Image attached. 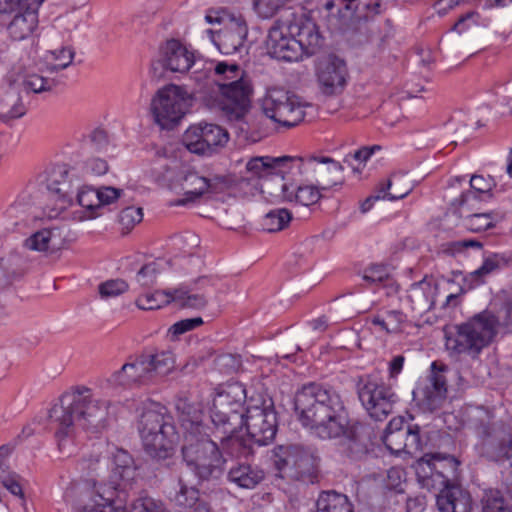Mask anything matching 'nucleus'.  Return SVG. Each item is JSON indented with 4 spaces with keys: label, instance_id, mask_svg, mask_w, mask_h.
I'll return each mask as SVG.
<instances>
[{
    "label": "nucleus",
    "instance_id": "obj_1",
    "mask_svg": "<svg viewBox=\"0 0 512 512\" xmlns=\"http://www.w3.org/2000/svg\"><path fill=\"white\" fill-rule=\"evenodd\" d=\"M108 407V401L95 398L86 386H77L65 393L49 412L59 452L65 456L74 454L81 430L103 429Z\"/></svg>",
    "mask_w": 512,
    "mask_h": 512
},
{
    "label": "nucleus",
    "instance_id": "obj_2",
    "mask_svg": "<svg viewBox=\"0 0 512 512\" xmlns=\"http://www.w3.org/2000/svg\"><path fill=\"white\" fill-rule=\"evenodd\" d=\"M295 412L300 423L323 439L353 438L348 411L339 392L320 383L304 385L295 395Z\"/></svg>",
    "mask_w": 512,
    "mask_h": 512
},
{
    "label": "nucleus",
    "instance_id": "obj_3",
    "mask_svg": "<svg viewBox=\"0 0 512 512\" xmlns=\"http://www.w3.org/2000/svg\"><path fill=\"white\" fill-rule=\"evenodd\" d=\"M193 66L192 78L196 82L211 79L216 86V90L205 99L207 106L219 112L229 123H243L251 106L252 88L244 79L240 67L224 61L214 63L204 60H194Z\"/></svg>",
    "mask_w": 512,
    "mask_h": 512
},
{
    "label": "nucleus",
    "instance_id": "obj_4",
    "mask_svg": "<svg viewBox=\"0 0 512 512\" xmlns=\"http://www.w3.org/2000/svg\"><path fill=\"white\" fill-rule=\"evenodd\" d=\"M457 461L451 456L425 454L415 466L417 478L422 487L439 490L437 507L440 512H470L472 500L470 494L458 486H449L448 470L454 471Z\"/></svg>",
    "mask_w": 512,
    "mask_h": 512
},
{
    "label": "nucleus",
    "instance_id": "obj_5",
    "mask_svg": "<svg viewBox=\"0 0 512 512\" xmlns=\"http://www.w3.org/2000/svg\"><path fill=\"white\" fill-rule=\"evenodd\" d=\"M467 428L476 437L475 448L480 455L492 461H510L512 465V429L497 420L494 409L477 406L466 412Z\"/></svg>",
    "mask_w": 512,
    "mask_h": 512
},
{
    "label": "nucleus",
    "instance_id": "obj_6",
    "mask_svg": "<svg viewBox=\"0 0 512 512\" xmlns=\"http://www.w3.org/2000/svg\"><path fill=\"white\" fill-rule=\"evenodd\" d=\"M497 320L483 311L464 323L444 328L445 349L450 357L477 359L496 335Z\"/></svg>",
    "mask_w": 512,
    "mask_h": 512
},
{
    "label": "nucleus",
    "instance_id": "obj_7",
    "mask_svg": "<svg viewBox=\"0 0 512 512\" xmlns=\"http://www.w3.org/2000/svg\"><path fill=\"white\" fill-rule=\"evenodd\" d=\"M247 399L245 386L230 382L220 386L212 398L210 418L214 426V437L221 444L226 441L238 445L234 434L244 425V403Z\"/></svg>",
    "mask_w": 512,
    "mask_h": 512
},
{
    "label": "nucleus",
    "instance_id": "obj_8",
    "mask_svg": "<svg viewBox=\"0 0 512 512\" xmlns=\"http://www.w3.org/2000/svg\"><path fill=\"white\" fill-rule=\"evenodd\" d=\"M138 430L144 449L152 458L162 460L172 455L178 433L164 406L153 403L146 407L139 417Z\"/></svg>",
    "mask_w": 512,
    "mask_h": 512
},
{
    "label": "nucleus",
    "instance_id": "obj_9",
    "mask_svg": "<svg viewBox=\"0 0 512 512\" xmlns=\"http://www.w3.org/2000/svg\"><path fill=\"white\" fill-rule=\"evenodd\" d=\"M162 168L164 171L157 176V180L183 196L176 201V205L180 206L197 202L205 195L215 193L218 185L224 182L217 175L205 176L194 169L179 168L175 161H172V165L163 164Z\"/></svg>",
    "mask_w": 512,
    "mask_h": 512
},
{
    "label": "nucleus",
    "instance_id": "obj_10",
    "mask_svg": "<svg viewBox=\"0 0 512 512\" xmlns=\"http://www.w3.org/2000/svg\"><path fill=\"white\" fill-rule=\"evenodd\" d=\"M181 453L187 467L201 480L218 476L225 464L217 443L203 429L184 434Z\"/></svg>",
    "mask_w": 512,
    "mask_h": 512
},
{
    "label": "nucleus",
    "instance_id": "obj_11",
    "mask_svg": "<svg viewBox=\"0 0 512 512\" xmlns=\"http://www.w3.org/2000/svg\"><path fill=\"white\" fill-rule=\"evenodd\" d=\"M45 0H0V31L11 41L32 38L38 28V11Z\"/></svg>",
    "mask_w": 512,
    "mask_h": 512
},
{
    "label": "nucleus",
    "instance_id": "obj_12",
    "mask_svg": "<svg viewBox=\"0 0 512 512\" xmlns=\"http://www.w3.org/2000/svg\"><path fill=\"white\" fill-rule=\"evenodd\" d=\"M190 94L181 86L170 84L159 89L151 101L154 121L163 129L177 124L191 106Z\"/></svg>",
    "mask_w": 512,
    "mask_h": 512
},
{
    "label": "nucleus",
    "instance_id": "obj_13",
    "mask_svg": "<svg viewBox=\"0 0 512 512\" xmlns=\"http://www.w3.org/2000/svg\"><path fill=\"white\" fill-rule=\"evenodd\" d=\"M89 498V503L80 507L77 512H126V501L121 499L115 485L93 482L87 486H74L67 489L65 500L73 503L75 498Z\"/></svg>",
    "mask_w": 512,
    "mask_h": 512
},
{
    "label": "nucleus",
    "instance_id": "obj_14",
    "mask_svg": "<svg viewBox=\"0 0 512 512\" xmlns=\"http://www.w3.org/2000/svg\"><path fill=\"white\" fill-rule=\"evenodd\" d=\"M265 116L284 127L298 125L305 117L299 98L282 89H270L261 100Z\"/></svg>",
    "mask_w": 512,
    "mask_h": 512
},
{
    "label": "nucleus",
    "instance_id": "obj_15",
    "mask_svg": "<svg viewBox=\"0 0 512 512\" xmlns=\"http://www.w3.org/2000/svg\"><path fill=\"white\" fill-rule=\"evenodd\" d=\"M249 437L258 445H267L277 432V417L271 398L250 399L244 420Z\"/></svg>",
    "mask_w": 512,
    "mask_h": 512
},
{
    "label": "nucleus",
    "instance_id": "obj_16",
    "mask_svg": "<svg viewBox=\"0 0 512 512\" xmlns=\"http://www.w3.org/2000/svg\"><path fill=\"white\" fill-rule=\"evenodd\" d=\"M358 396L370 417L378 421H382L392 413L397 401L393 390L371 375L361 380Z\"/></svg>",
    "mask_w": 512,
    "mask_h": 512
},
{
    "label": "nucleus",
    "instance_id": "obj_17",
    "mask_svg": "<svg viewBox=\"0 0 512 512\" xmlns=\"http://www.w3.org/2000/svg\"><path fill=\"white\" fill-rule=\"evenodd\" d=\"M228 132L213 123H198L190 126L183 135V143L194 154L211 155L226 145Z\"/></svg>",
    "mask_w": 512,
    "mask_h": 512
},
{
    "label": "nucleus",
    "instance_id": "obj_18",
    "mask_svg": "<svg viewBox=\"0 0 512 512\" xmlns=\"http://www.w3.org/2000/svg\"><path fill=\"white\" fill-rule=\"evenodd\" d=\"M83 181L77 165H54L47 177V189L52 197L60 202L59 209H64L74 202L73 194Z\"/></svg>",
    "mask_w": 512,
    "mask_h": 512
},
{
    "label": "nucleus",
    "instance_id": "obj_19",
    "mask_svg": "<svg viewBox=\"0 0 512 512\" xmlns=\"http://www.w3.org/2000/svg\"><path fill=\"white\" fill-rule=\"evenodd\" d=\"M447 366L436 361L431 364V374L426 381L417 384L413 390V400L428 411L439 409L447 396V381L444 372Z\"/></svg>",
    "mask_w": 512,
    "mask_h": 512
},
{
    "label": "nucleus",
    "instance_id": "obj_20",
    "mask_svg": "<svg viewBox=\"0 0 512 512\" xmlns=\"http://www.w3.org/2000/svg\"><path fill=\"white\" fill-rule=\"evenodd\" d=\"M272 460L278 471L293 469L300 477L312 475L317 465V458L314 453L300 445L275 447Z\"/></svg>",
    "mask_w": 512,
    "mask_h": 512
},
{
    "label": "nucleus",
    "instance_id": "obj_21",
    "mask_svg": "<svg viewBox=\"0 0 512 512\" xmlns=\"http://www.w3.org/2000/svg\"><path fill=\"white\" fill-rule=\"evenodd\" d=\"M348 77L345 61L333 55L321 61L316 70L318 89L326 97L341 94L348 83Z\"/></svg>",
    "mask_w": 512,
    "mask_h": 512
},
{
    "label": "nucleus",
    "instance_id": "obj_22",
    "mask_svg": "<svg viewBox=\"0 0 512 512\" xmlns=\"http://www.w3.org/2000/svg\"><path fill=\"white\" fill-rule=\"evenodd\" d=\"M76 240V235L67 227H51L40 229L24 241V247L31 251L53 255Z\"/></svg>",
    "mask_w": 512,
    "mask_h": 512
},
{
    "label": "nucleus",
    "instance_id": "obj_23",
    "mask_svg": "<svg viewBox=\"0 0 512 512\" xmlns=\"http://www.w3.org/2000/svg\"><path fill=\"white\" fill-rule=\"evenodd\" d=\"M288 15L285 19L281 18L275 21L270 28L266 46L268 53L278 60L298 61V45L297 41L291 35L289 27V17L293 16V12L287 11Z\"/></svg>",
    "mask_w": 512,
    "mask_h": 512
},
{
    "label": "nucleus",
    "instance_id": "obj_24",
    "mask_svg": "<svg viewBox=\"0 0 512 512\" xmlns=\"http://www.w3.org/2000/svg\"><path fill=\"white\" fill-rule=\"evenodd\" d=\"M286 170L297 169L299 174L307 180H315L324 184L323 189L332 186L334 183L326 182V176L332 172H341L342 166L330 157H288Z\"/></svg>",
    "mask_w": 512,
    "mask_h": 512
},
{
    "label": "nucleus",
    "instance_id": "obj_25",
    "mask_svg": "<svg viewBox=\"0 0 512 512\" xmlns=\"http://www.w3.org/2000/svg\"><path fill=\"white\" fill-rule=\"evenodd\" d=\"M224 19V26L217 32L216 37L212 30H208V33L212 35L213 43L222 54L232 55L244 48L248 27L241 15Z\"/></svg>",
    "mask_w": 512,
    "mask_h": 512
},
{
    "label": "nucleus",
    "instance_id": "obj_26",
    "mask_svg": "<svg viewBox=\"0 0 512 512\" xmlns=\"http://www.w3.org/2000/svg\"><path fill=\"white\" fill-rule=\"evenodd\" d=\"M288 156L272 158V157H255L250 159L246 164V171L250 174L249 179H262L264 183L261 186L262 192L269 188V180L275 178L280 185L284 179V175L288 173L286 170Z\"/></svg>",
    "mask_w": 512,
    "mask_h": 512
},
{
    "label": "nucleus",
    "instance_id": "obj_27",
    "mask_svg": "<svg viewBox=\"0 0 512 512\" xmlns=\"http://www.w3.org/2000/svg\"><path fill=\"white\" fill-rule=\"evenodd\" d=\"M291 35L297 41L298 60L303 56H312L316 54L323 44L317 25L309 19H299L291 21L289 19Z\"/></svg>",
    "mask_w": 512,
    "mask_h": 512
},
{
    "label": "nucleus",
    "instance_id": "obj_28",
    "mask_svg": "<svg viewBox=\"0 0 512 512\" xmlns=\"http://www.w3.org/2000/svg\"><path fill=\"white\" fill-rule=\"evenodd\" d=\"M211 286V280L207 277L199 278L190 285H181L173 290V302L181 308L204 309L208 304Z\"/></svg>",
    "mask_w": 512,
    "mask_h": 512
},
{
    "label": "nucleus",
    "instance_id": "obj_29",
    "mask_svg": "<svg viewBox=\"0 0 512 512\" xmlns=\"http://www.w3.org/2000/svg\"><path fill=\"white\" fill-rule=\"evenodd\" d=\"M148 366L145 356L139 357L133 362L125 363L120 370L114 372L109 382L125 388L145 385L153 379Z\"/></svg>",
    "mask_w": 512,
    "mask_h": 512
},
{
    "label": "nucleus",
    "instance_id": "obj_30",
    "mask_svg": "<svg viewBox=\"0 0 512 512\" xmlns=\"http://www.w3.org/2000/svg\"><path fill=\"white\" fill-rule=\"evenodd\" d=\"M194 60V53L189 51L178 40H169L162 48L163 66L171 72H187L193 67Z\"/></svg>",
    "mask_w": 512,
    "mask_h": 512
},
{
    "label": "nucleus",
    "instance_id": "obj_31",
    "mask_svg": "<svg viewBox=\"0 0 512 512\" xmlns=\"http://www.w3.org/2000/svg\"><path fill=\"white\" fill-rule=\"evenodd\" d=\"M438 285L426 277L413 283L407 291V300L411 309L419 315L430 311L435 305Z\"/></svg>",
    "mask_w": 512,
    "mask_h": 512
},
{
    "label": "nucleus",
    "instance_id": "obj_32",
    "mask_svg": "<svg viewBox=\"0 0 512 512\" xmlns=\"http://www.w3.org/2000/svg\"><path fill=\"white\" fill-rule=\"evenodd\" d=\"M281 196L284 201L303 206H310L321 198L318 187L312 185L296 186L294 184L280 183Z\"/></svg>",
    "mask_w": 512,
    "mask_h": 512
},
{
    "label": "nucleus",
    "instance_id": "obj_33",
    "mask_svg": "<svg viewBox=\"0 0 512 512\" xmlns=\"http://www.w3.org/2000/svg\"><path fill=\"white\" fill-rule=\"evenodd\" d=\"M175 409L185 433L203 429L201 424L202 411L198 405L186 397H178L175 401Z\"/></svg>",
    "mask_w": 512,
    "mask_h": 512
},
{
    "label": "nucleus",
    "instance_id": "obj_34",
    "mask_svg": "<svg viewBox=\"0 0 512 512\" xmlns=\"http://www.w3.org/2000/svg\"><path fill=\"white\" fill-rule=\"evenodd\" d=\"M170 499L184 509L193 508L195 510L200 503H207L200 498L199 490L190 485L183 476H180L175 483L173 492L170 493Z\"/></svg>",
    "mask_w": 512,
    "mask_h": 512
},
{
    "label": "nucleus",
    "instance_id": "obj_35",
    "mask_svg": "<svg viewBox=\"0 0 512 512\" xmlns=\"http://www.w3.org/2000/svg\"><path fill=\"white\" fill-rule=\"evenodd\" d=\"M49 73L46 70L38 69L37 71L33 68L25 69L22 72L21 84L23 89L28 93H43L54 89L58 81L54 78L46 75Z\"/></svg>",
    "mask_w": 512,
    "mask_h": 512
},
{
    "label": "nucleus",
    "instance_id": "obj_36",
    "mask_svg": "<svg viewBox=\"0 0 512 512\" xmlns=\"http://www.w3.org/2000/svg\"><path fill=\"white\" fill-rule=\"evenodd\" d=\"M228 479L240 488L253 489L264 479V472L258 467L242 463L231 467Z\"/></svg>",
    "mask_w": 512,
    "mask_h": 512
},
{
    "label": "nucleus",
    "instance_id": "obj_37",
    "mask_svg": "<svg viewBox=\"0 0 512 512\" xmlns=\"http://www.w3.org/2000/svg\"><path fill=\"white\" fill-rule=\"evenodd\" d=\"M26 107L18 90L14 87L6 89L0 98V118L3 121L18 119L25 115Z\"/></svg>",
    "mask_w": 512,
    "mask_h": 512
},
{
    "label": "nucleus",
    "instance_id": "obj_38",
    "mask_svg": "<svg viewBox=\"0 0 512 512\" xmlns=\"http://www.w3.org/2000/svg\"><path fill=\"white\" fill-rule=\"evenodd\" d=\"M412 191V186L404 175L394 174L386 183L380 184L375 199L395 201L406 197Z\"/></svg>",
    "mask_w": 512,
    "mask_h": 512
},
{
    "label": "nucleus",
    "instance_id": "obj_39",
    "mask_svg": "<svg viewBox=\"0 0 512 512\" xmlns=\"http://www.w3.org/2000/svg\"><path fill=\"white\" fill-rule=\"evenodd\" d=\"M315 512H354V509L346 495L324 491L318 496Z\"/></svg>",
    "mask_w": 512,
    "mask_h": 512
},
{
    "label": "nucleus",
    "instance_id": "obj_40",
    "mask_svg": "<svg viewBox=\"0 0 512 512\" xmlns=\"http://www.w3.org/2000/svg\"><path fill=\"white\" fill-rule=\"evenodd\" d=\"M74 57L75 50L71 46L47 51L45 54L47 71L51 74L66 69L72 64Z\"/></svg>",
    "mask_w": 512,
    "mask_h": 512
},
{
    "label": "nucleus",
    "instance_id": "obj_41",
    "mask_svg": "<svg viewBox=\"0 0 512 512\" xmlns=\"http://www.w3.org/2000/svg\"><path fill=\"white\" fill-rule=\"evenodd\" d=\"M75 200L79 206H81L86 213L87 219H93L101 215L99 212V198L96 193V189L88 185H80L76 190Z\"/></svg>",
    "mask_w": 512,
    "mask_h": 512
},
{
    "label": "nucleus",
    "instance_id": "obj_42",
    "mask_svg": "<svg viewBox=\"0 0 512 512\" xmlns=\"http://www.w3.org/2000/svg\"><path fill=\"white\" fill-rule=\"evenodd\" d=\"M338 15H329L331 29L343 30L348 27L355 18V12L358 8V0H338Z\"/></svg>",
    "mask_w": 512,
    "mask_h": 512
},
{
    "label": "nucleus",
    "instance_id": "obj_43",
    "mask_svg": "<svg viewBox=\"0 0 512 512\" xmlns=\"http://www.w3.org/2000/svg\"><path fill=\"white\" fill-rule=\"evenodd\" d=\"M8 449L4 446L0 447V480L2 486L5 487L11 494L24 498L22 486L20 484V477L9 471V467L6 464V455Z\"/></svg>",
    "mask_w": 512,
    "mask_h": 512
},
{
    "label": "nucleus",
    "instance_id": "obj_44",
    "mask_svg": "<svg viewBox=\"0 0 512 512\" xmlns=\"http://www.w3.org/2000/svg\"><path fill=\"white\" fill-rule=\"evenodd\" d=\"M494 187L495 181L491 176L473 175L470 178V191L461 195V204L468 202L470 197H490Z\"/></svg>",
    "mask_w": 512,
    "mask_h": 512
},
{
    "label": "nucleus",
    "instance_id": "obj_45",
    "mask_svg": "<svg viewBox=\"0 0 512 512\" xmlns=\"http://www.w3.org/2000/svg\"><path fill=\"white\" fill-rule=\"evenodd\" d=\"M173 302V291L156 290L145 293L136 299V305L142 310L159 309Z\"/></svg>",
    "mask_w": 512,
    "mask_h": 512
},
{
    "label": "nucleus",
    "instance_id": "obj_46",
    "mask_svg": "<svg viewBox=\"0 0 512 512\" xmlns=\"http://www.w3.org/2000/svg\"><path fill=\"white\" fill-rule=\"evenodd\" d=\"M482 512H512V506L498 489L485 490L481 498Z\"/></svg>",
    "mask_w": 512,
    "mask_h": 512
},
{
    "label": "nucleus",
    "instance_id": "obj_47",
    "mask_svg": "<svg viewBox=\"0 0 512 512\" xmlns=\"http://www.w3.org/2000/svg\"><path fill=\"white\" fill-rule=\"evenodd\" d=\"M114 473L119 476L122 481H131L134 479L136 469L131 455L122 449H117L113 454Z\"/></svg>",
    "mask_w": 512,
    "mask_h": 512
},
{
    "label": "nucleus",
    "instance_id": "obj_48",
    "mask_svg": "<svg viewBox=\"0 0 512 512\" xmlns=\"http://www.w3.org/2000/svg\"><path fill=\"white\" fill-rule=\"evenodd\" d=\"M149 363L152 378L158 375H166L174 367V357L170 351H162L145 357Z\"/></svg>",
    "mask_w": 512,
    "mask_h": 512
},
{
    "label": "nucleus",
    "instance_id": "obj_49",
    "mask_svg": "<svg viewBox=\"0 0 512 512\" xmlns=\"http://www.w3.org/2000/svg\"><path fill=\"white\" fill-rule=\"evenodd\" d=\"M291 219L292 216L288 210L276 209L265 215L262 226L268 232H277L287 227Z\"/></svg>",
    "mask_w": 512,
    "mask_h": 512
},
{
    "label": "nucleus",
    "instance_id": "obj_50",
    "mask_svg": "<svg viewBox=\"0 0 512 512\" xmlns=\"http://www.w3.org/2000/svg\"><path fill=\"white\" fill-rule=\"evenodd\" d=\"M496 217L492 212L474 213L464 218V226L471 232H483L495 225Z\"/></svg>",
    "mask_w": 512,
    "mask_h": 512
},
{
    "label": "nucleus",
    "instance_id": "obj_51",
    "mask_svg": "<svg viewBox=\"0 0 512 512\" xmlns=\"http://www.w3.org/2000/svg\"><path fill=\"white\" fill-rule=\"evenodd\" d=\"M80 168L82 179L85 176H101L107 173L108 163L106 160L98 157L89 158L82 164H77Z\"/></svg>",
    "mask_w": 512,
    "mask_h": 512
},
{
    "label": "nucleus",
    "instance_id": "obj_52",
    "mask_svg": "<svg viewBox=\"0 0 512 512\" xmlns=\"http://www.w3.org/2000/svg\"><path fill=\"white\" fill-rule=\"evenodd\" d=\"M362 278L369 284L386 283L390 280V273L385 265L373 264L364 269Z\"/></svg>",
    "mask_w": 512,
    "mask_h": 512
},
{
    "label": "nucleus",
    "instance_id": "obj_53",
    "mask_svg": "<svg viewBox=\"0 0 512 512\" xmlns=\"http://www.w3.org/2000/svg\"><path fill=\"white\" fill-rule=\"evenodd\" d=\"M160 272V265L157 262L148 263L138 271L136 281L142 287H151L156 283Z\"/></svg>",
    "mask_w": 512,
    "mask_h": 512
},
{
    "label": "nucleus",
    "instance_id": "obj_54",
    "mask_svg": "<svg viewBox=\"0 0 512 512\" xmlns=\"http://www.w3.org/2000/svg\"><path fill=\"white\" fill-rule=\"evenodd\" d=\"M130 512H168L164 504L152 497L144 496L136 499Z\"/></svg>",
    "mask_w": 512,
    "mask_h": 512
},
{
    "label": "nucleus",
    "instance_id": "obj_55",
    "mask_svg": "<svg viewBox=\"0 0 512 512\" xmlns=\"http://www.w3.org/2000/svg\"><path fill=\"white\" fill-rule=\"evenodd\" d=\"M406 435L407 432L405 431L396 433L385 432L382 440L388 450L392 453L399 454L407 449V441H405Z\"/></svg>",
    "mask_w": 512,
    "mask_h": 512
},
{
    "label": "nucleus",
    "instance_id": "obj_56",
    "mask_svg": "<svg viewBox=\"0 0 512 512\" xmlns=\"http://www.w3.org/2000/svg\"><path fill=\"white\" fill-rule=\"evenodd\" d=\"M102 298L117 297L128 290V284L121 279L108 280L98 287Z\"/></svg>",
    "mask_w": 512,
    "mask_h": 512
},
{
    "label": "nucleus",
    "instance_id": "obj_57",
    "mask_svg": "<svg viewBox=\"0 0 512 512\" xmlns=\"http://www.w3.org/2000/svg\"><path fill=\"white\" fill-rule=\"evenodd\" d=\"M388 325V334H396L404 329L407 323V315L401 310H387L384 313Z\"/></svg>",
    "mask_w": 512,
    "mask_h": 512
},
{
    "label": "nucleus",
    "instance_id": "obj_58",
    "mask_svg": "<svg viewBox=\"0 0 512 512\" xmlns=\"http://www.w3.org/2000/svg\"><path fill=\"white\" fill-rule=\"evenodd\" d=\"M142 219L143 211L140 207H127L119 214V222L126 229H131L136 224L140 223Z\"/></svg>",
    "mask_w": 512,
    "mask_h": 512
},
{
    "label": "nucleus",
    "instance_id": "obj_59",
    "mask_svg": "<svg viewBox=\"0 0 512 512\" xmlns=\"http://www.w3.org/2000/svg\"><path fill=\"white\" fill-rule=\"evenodd\" d=\"M110 459L108 455H102V453H97L96 455H92L89 458H85L81 461L80 466L83 468H88L97 472V475L105 472L109 467Z\"/></svg>",
    "mask_w": 512,
    "mask_h": 512
},
{
    "label": "nucleus",
    "instance_id": "obj_60",
    "mask_svg": "<svg viewBox=\"0 0 512 512\" xmlns=\"http://www.w3.org/2000/svg\"><path fill=\"white\" fill-rule=\"evenodd\" d=\"M121 189H117L110 186H101L96 189L97 196L99 198V212L105 205H109L118 200L122 194Z\"/></svg>",
    "mask_w": 512,
    "mask_h": 512
},
{
    "label": "nucleus",
    "instance_id": "obj_61",
    "mask_svg": "<svg viewBox=\"0 0 512 512\" xmlns=\"http://www.w3.org/2000/svg\"><path fill=\"white\" fill-rule=\"evenodd\" d=\"M203 324L201 317L187 318L174 323L169 332L174 336L182 335L188 331H191Z\"/></svg>",
    "mask_w": 512,
    "mask_h": 512
},
{
    "label": "nucleus",
    "instance_id": "obj_62",
    "mask_svg": "<svg viewBox=\"0 0 512 512\" xmlns=\"http://www.w3.org/2000/svg\"><path fill=\"white\" fill-rule=\"evenodd\" d=\"M108 144V138L103 130H95L90 135L89 141L86 143V150L101 151Z\"/></svg>",
    "mask_w": 512,
    "mask_h": 512
},
{
    "label": "nucleus",
    "instance_id": "obj_63",
    "mask_svg": "<svg viewBox=\"0 0 512 512\" xmlns=\"http://www.w3.org/2000/svg\"><path fill=\"white\" fill-rule=\"evenodd\" d=\"M407 435L405 441H407L408 450H418L421 448L420 439V428L418 425H411L406 427Z\"/></svg>",
    "mask_w": 512,
    "mask_h": 512
},
{
    "label": "nucleus",
    "instance_id": "obj_64",
    "mask_svg": "<svg viewBox=\"0 0 512 512\" xmlns=\"http://www.w3.org/2000/svg\"><path fill=\"white\" fill-rule=\"evenodd\" d=\"M495 319L497 320V326L501 324L512 330V302L505 303Z\"/></svg>",
    "mask_w": 512,
    "mask_h": 512
}]
</instances>
